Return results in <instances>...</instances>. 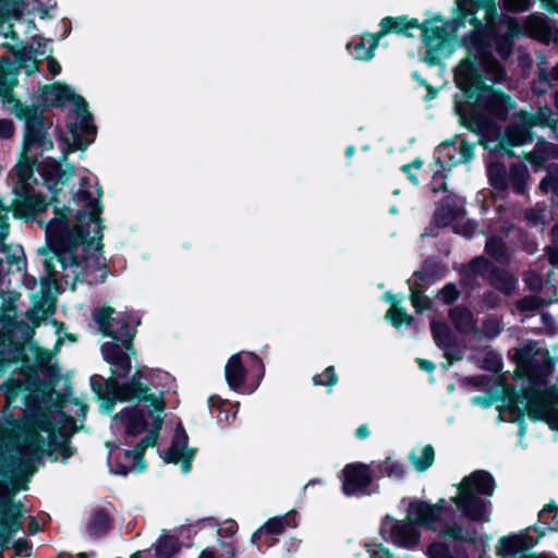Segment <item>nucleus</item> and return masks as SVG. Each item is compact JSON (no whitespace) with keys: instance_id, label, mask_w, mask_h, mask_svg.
Listing matches in <instances>:
<instances>
[{"instance_id":"obj_32","label":"nucleus","mask_w":558,"mask_h":558,"mask_svg":"<svg viewBox=\"0 0 558 558\" xmlns=\"http://www.w3.org/2000/svg\"><path fill=\"white\" fill-rule=\"evenodd\" d=\"M422 35L429 46H438L446 39L445 23L441 21L426 22L423 25Z\"/></svg>"},{"instance_id":"obj_6","label":"nucleus","mask_w":558,"mask_h":558,"mask_svg":"<svg viewBox=\"0 0 558 558\" xmlns=\"http://www.w3.org/2000/svg\"><path fill=\"white\" fill-rule=\"evenodd\" d=\"M68 102L75 106L76 120L66 124L72 142L63 133L59 135V141L64 144L60 161H65L69 155L76 150L87 149L97 135V126L94 123L93 114L88 110L87 101L73 90V96Z\"/></svg>"},{"instance_id":"obj_20","label":"nucleus","mask_w":558,"mask_h":558,"mask_svg":"<svg viewBox=\"0 0 558 558\" xmlns=\"http://www.w3.org/2000/svg\"><path fill=\"white\" fill-rule=\"evenodd\" d=\"M46 453L51 461H57L58 456L56 453H59L62 458V462L65 463L76 453V449L71 445L70 435L59 430L58 435L51 434L49 436Z\"/></svg>"},{"instance_id":"obj_10","label":"nucleus","mask_w":558,"mask_h":558,"mask_svg":"<svg viewBox=\"0 0 558 558\" xmlns=\"http://www.w3.org/2000/svg\"><path fill=\"white\" fill-rule=\"evenodd\" d=\"M90 184V180L88 177H82L80 180V189L74 194L73 198L84 202L85 209H81L76 214L77 221L82 222L85 218H88L90 222L97 225V244L95 251L98 254L102 253L104 244H102V230L105 226L102 225L101 215L104 213V205L101 203V198L104 195L102 187L96 182L97 196L93 197L92 192L88 190Z\"/></svg>"},{"instance_id":"obj_44","label":"nucleus","mask_w":558,"mask_h":558,"mask_svg":"<svg viewBox=\"0 0 558 558\" xmlns=\"http://www.w3.org/2000/svg\"><path fill=\"white\" fill-rule=\"evenodd\" d=\"M486 252L489 256L499 263H506L509 259V251L498 238H490L486 242Z\"/></svg>"},{"instance_id":"obj_9","label":"nucleus","mask_w":558,"mask_h":558,"mask_svg":"<svg viewBox=\"0 0 558 558\" xmlns=\"http://www.w3.org/2000/svg\"><path fill=\"white\" fill-rule=\"evenodd\" d=\"M114 312L113 307L105 305L93 313V319L104 337L111 338L112 342H120L124 350L134 355L133 340L136 329L131 326V316L123 313L118 317H112Z\"/></svg>"},{"instance_id":"obj_26","label":"nucleus","mask_w":558,"mask_h":558,"mask_svg":"<svg viewBox=\"0 0 558 558\" xmlns=\"http://www.w3.org/2000/svg\"><path fill=\"white\" fill-rule=\"evenodd\" d=\"M474 146L464 140H461L456 147L454 144H444L439 154H446L452 163L468 162L473 157Z\"/></svg>"},{"instance_id":"obj_4","label":"nucleus","mask_w":558,"mask_h":558,"mask_svg":"<svg viewBox=\"0 0 558 558\" xmlns=\"http://www.w3.org/2000/svg\"><path fill=\"white\" fill-rule=\"evenodd\" d=\"M51 205L54 217L45 226L46 245L38 248V254L47 255L52 252L62 269L80 266L76 251L81 244L87 251L94 238L89 236V230L81 223L73 227L69 225V217L73 213L70 207L61 203H51Z\"/></svg>"},{"instance_id":"obj_56","label":"nucleus","mask_w":558,"mask_h":558,"mask_svg":"<svg viewBox=\"0 0 558 558\" xmlns=\"http://www.w3.org/2000/svg\"><path fill=\"white\" fill-rule=\"evenodd\" d=\"M429 558H453L449 548L441 543H434L427 548Z\"/></svg>"},{"instance_id":"obj_41","label":"nucleus","mask_w":558,"mask_h":558,"mask_svg":"<svg viewBox=\"0 0 558 558\" xmlns=\"http://www.w3.org/2000/svg\"><path fill=\"white\" fill-rule=\"evenodd\" d=\"M52 360V353L48 349L37 348L35 351V361L38 368L48 375L49 377H53L54 380L58 379L59 374L58 369L50 366Z\"/></svg>"},{"instance_id":"obj_17","label":"nucleus","mask_w":558,"mask_h":558,"mask_svg":"<svg viewBox=\"0 0 558 558\" xmlns=\"http://www.w3.org/2000/svg\"><path fill=\"white\" fill-rule=\"evenodd\" d=\"M114 420L123 425L128 437H137L148 430L149 423L138 405L123 408L114 415Z\"/></svg>"},{"instance_id":"obj_63","label":"nucleus","mask_w":558,"mask_h":558,"mask_svg":"<svg viewBox=\"0 0 558 558\" xmlns=\"http://www.w3.org/2000/svg\"><path fill=\"white\" fill-rule=\"evenodd\" d=\"M162 413L163 412H153V414H151L153 423H151L150 427L148 426V429L154 432L157 435L160 434V430H161V427H162V423H163ZM148 415L150 416L149 413H148Z\"/></svg>"},{"instance_id":"obj_45","label":"nucleus","mask_w":558,"mask_h":558,"mask_svg":"<svg viewBox=\"0 0 558 558\" xmlns=\"http://www.w3.org/2000/svg\"><path fill=\"white\" fill-rule=\"evenodd\" d=\"M430 328L434 340L439 347L447 348L451 343V332L446 324L433 320Z\"/></svg>"},{"instance_id":"obj_21","label":"nucleus","mask_w":558,"mask_h":558,"mask_svg":"<svg viewBox=\"0 0 558 558\" xmlns=\"http://www.w3.org/2000/svg\"><path fill=\"white\" fill-rule=\"evenodd\" d=\"M17 74L11 64L0 65V97L4 106L12 105V108H16V101H21L13 90L19 82Z\"/></svg>"},{"instance_id":"obj_49","label":"nucleus","mask_w":558,"mask_h":558,"mask_svg":"<svg viewBox=\"0 0 558 558\" xmlns=\"http://www.w3.org/2000/svg\"><path fill=\"white\" fill-rule=\"evenodd\" d=\"M313 384L315 386L332 387L338 381V376L333 366H328L323 373L313 376Z\"/></svg>"},{"instance_id":"obj_64","label":"nucleus","mask_w":558,"mask_h":558,"mask_svg":"<svg viewBox=\"0 0 558 558\" xmlns=\"http://www.w3.org/2000/svg\"><path fill=\"white\" fill-rule=\"evenodd\" d=\"M54 258L56 257L53 255L52 257L45 258L44 263H43L46 276H49L52 278H54V276L57 274L54 262H53Z\"/></svg>"},{"instance_id":"obj_53","label":"nucleus","mask_w":558,"mask_h":558,"mask_svg":"<svg viewBox=\"0 0 558 558\" xmlns=\"http://www.w3.org/2000/svg\"><path fill=\"white\" fill-rule=\"evenodd\" d=\"M74 174V165L66 163V169H63L62 166L58 172V177L54 181V192H57V198H59V194L61 193V189L58 185H65L71 177Z\"/></svg>"},{"instance_id":"obj_12","label":"nucleus","mask_w":558,"mask_h":558,"mask_svg":"<svg viewBox=\"0 0 558 558\" xmlns=\"http://www.w3.org/2000/svg\"><path fill=\"white\" fill-rule=\"evenodd\" d=\"M14 493L0 496V539L2 546H7L11 537L22 527L24 507L21 501L12 499Z\"/></svg>"},{"instance_id":"obj_39","label":"nucleus","mask_w":558,"mask_h":558,"mask_svg":"<svg viewBox=\"0 0 558 558\" xmlns=\"http://www.w3.org/2000/svg\"><path fill=\"white\" fill-rule=\"evenodd\" d=\"M529 414L535 420L549 421L554 416V409L547 400L538 398L530 402Z\"/></svg>"},{"instance_id":"obj_16","label":"nucleus","mask_w":558,"mask_h":558,"mask_svg":"<svg viewBox=\"0 0 558 558\" xmlns=\"http://www.w3.org/2000/svg\"><path fill=\"white\" fill-rule=\"evenodd\" d=\"M73 96V88L61 82H53L41 87V93L31 106H38L45 112L50 107L64 108L65 104Z\"/></svg>"},{"instance_id":"obj_14","label":"nucleus","mask_w":558,"mask_h":558,"mask_svg":"<svg viewBox=\"0 0 558 558\" xmlns=\"http://www.w3.org/2000/svg\"><path fill=\"white\" fill-rule=\"evenodd\" d=\"M49 205H51L50 199L47 201L45 195L35 193L25 185L12 205V213L15 218L29 221L34 220L37 214L45 213Z\"/></svg>"},{"instance_id":"obj_1","label":"nucleus","mask_w":558,"mask_h":558,"mask_svg":"<svg viewBox=\"0 0 558 558\" xmlns=\"http://www.w3.org/2000/svg\"><path fill=\"white\" fill-rule=\"evenodd\" d=\"M458 8L464 15H472L476 9L485 11L484 27H476L464 39L468 57L456 69L457 86L468 99L473 100L474 110L471 113L468 128L477 133H485L490 126V120L482 116L484 110L500 117L508 109L510 98L492 89L490 85L504 78V70L492 57V41L498 35L501 17L497 14L495 0H458Z\"/></svg>"},{"instance_id":"obj_59","label":"nucleus","mask_w":558,"mask_h":558,"mask_svg":"<svg viewBox=\"0 0 558 558\" xmlns=\"http://www.w3.org/2000/svg\"><path fill=\"white\" fill-rule=\"evenodd\" d=\"M458 290L452 284H447L446 287L442 288V290L440 291V294L439 296L442 299V301L445 303H452L457 300L458 298Z\"/></svg>"},{"instance_id":"obj_34","label":"nucleus","mask_w":558,"mask_h":558,"mask_svg":"<svg viewBox=\"0 0 558 558\" xmlns=\"http://www.w3.org/2000/svg\"><path fill=\"white\" fill-rule=\"evenodd\" d=\"M32 151H26L22 148L21 158L16 165V175L22 181L29 180L35 172V168L38 165V155L31 156Z\"/></svg>"},{"instance_id":"obj_8","label":"nucleus","mask_w":558,"mask_h":558,"mask_svg":"<svg viewBox=\"0 0 558 558\" xmlns=\"http://www.w3.org/2000/svg\"><path fill=\"white\" fill-rule=\"evenodd\" d=\"M524 34L541 41H548L550 38V29L543 16L532 14L525 20L524 25L513 17L501 16L498 35L494 40L498 53L502 58L509 57L512 51L513 37Z\"/></svg>"},{"instance_id":"obj_52","label":"nucleus","mask_w":558,"mask_h":558,"mask_svg":"<svg viewBox=\"0 0 558 558\" xmlns=\"http://www.w3.org/2000/svg\"><path fill=\"white\" fill-rule=\"evenodd\" d=\"M247 355L250 357V369H251V372L254 373V375L256 377V384L253 387V389L251 390V391H253L259 385L260 380L263 379V377L265 375V366H264L262 359L257 354H255L253 352H248Z\"/></svg>"},{"instance_id":"obj_60","label":"nucleus","mask_w":558,"mask_h":558,"mask_svg":"<svg viewBox=\"0 0 558 558\" xmlns=\"http://www.w3.org/2000/svg\"><path fill=\"white\" fill-rule=\"evenodd\" d=\"M14 124L11 120L0 119V138H11L14 134Z\"/></svg>"},{"instance_id":"obj_40","label":"nucleus","mask_w":558,"mask_h":558,"mask_svg":"<svg viewBox=\"0 0 558 558\" xmlns=\"http://www.w3.org/2000/svg\"><path fill=\"white\" fill-rule=\"evenodd\" d=\"M492 284L501 291L502 293L509 295L511 294L517 287L515 278L507 271H496L492 275Z\"/></svg>"},{"instance_id":"obj_46","label":"nucleus","mask_w":558,"mask_h":558,"mask_svg":"<svg viewBox=\"0 0 558 558\" xmlns=\"http://www.w3.org/2000/svg\"><path fill=\"white\" fill-rule=\"evenodd\" d=\"M541 190L546 194L558 196V167H550L547 175L539 183Z\"/></svg>"},{"instance_id":"obj_48","label":"nucleus","mask_w":558,"mask_h":558,"mask_svg":"<svg viewBox=\"0 0 558 558\" xmlns=\"http://www.w3.org/2000/svg\"><path fill=\"white\" fill-rule=\"evenodd\" d=\"M287 520H288L287 518H281V517H274V518L268 519L263 525L265 534L266 535L282 534L287 529V524H289Z\"/></svg>"},{"instance_id":"obj_11","label":"nucleus","mask_w":558,"mask_h":558,"mask_svg":"<svg viewBox=\"0 0 558 558\" xmlns=\"http://www.w3.org/2000/svg\"><path fill=\"white\" fill-rule=\"evenodd\" d=\"M558 121L550 108H539L536 114L521 112L519 121L506 131L507 141L511 145H523L532 141L531 129L535 125H546L556 129Z\"/></svg>"},{"instance_id":"obj_25","label":"nucleus","mask_w":558,"mask_h":558,"mask_svg":"<svg viewBox=\"0 0 558 558\" xmlns=\"http://www.w3.org/2000/svg\"><path fill=\"white\" fill-rule=\"evenodd\" d=\"M464 215L463 203L460 199L448 197L435 214V220L440 226H447L462 218Z\"/></svg>"},{"instance_id":"obj_15","label":"nucleus","mask_w":558,"mask_h":558,"mask_svg":"<svg viewBox=\"0 0 558 558\" xmlns=\"http://www.w3.org/2000/svg\"><path fill=\"white\" fill-rule=\"evenodd\" d=\"M117 342H105L101 345L104 360L110 364V377L116 380L125 379L132 369L131 352Z\"/></svg>"},{"instance_id":"obj_38","label":"nucleus","mask_w":558,"mask_h":558,"mask_svg":"<svg viewBox=\"0 0 558 558\" xmlns=\"http://www.w3.org/2000/svg\"><path fill=\"white\" fill-rule=\"evenodd\" d=\"M61 162L57 160H49L43 172V178L48 186V190L51 194L50 203H61L60 198H57V192H54V181L58 177V172L60 170Z\"/></svg>"},{"instance_id":"obj_28","label":"nucleus","mask_w":558,"mask_h":558,"mask_svg":"<svg viewBox=\"0 0 558 558\" xmlns=\"http://www.w3.org/2000/svg\"><path fill=\"white\" fill-rule=\"evenodd\" d=\"M409 458L418 472H424L433 464L435 451L430 445L415 447L411 450Z\"/></svg>"},{"instance_id":"obj_37","label":"nucleus","mask_w":558,"mask_h":558,"mask_svg":"<svg viewBox=\"0 0 558 558\" xmlns=\"http://www.w3.org/2000/svg\"><path fill=\"white\" fill-rule=\"evenodd\" d=\"M450 319L462 332H471L474 329L472 314L463 307H454L450 311Z\"/></svg>"},{"instance_id":"obj_5","label":"nucleus","mask_w":558,"mask_h":558,"mask_svg":"<svg viewBox=\"0 0 558 558\" xmlns=\"http://www.w3.org/2000/svg\"><path fill=\"white\" fill-rule=\"evenodd\" d=\"M458 495L451 498L460 511L472 520H489V502L495 490V481L485 471H475L464 477L458 485Z\"/></svg>"},{"instance_id":"obj_22","label":"nucleus","mask_w":558,"mask_h":558,"mask_svg":"<svg viewBox=\"0 0 558 558\" xmlns=\"http://www.w3.org/2000/svg\"><path fill=\"white\" fill-rule=\"evenodd\" d=\"M247 369L243 364L241 354L236 353L229 357L225 366V377L231 390L239 391L246 379Z\"/></svg>"},{"instance_id":"obj_13","label":"nucleus","mask_w":558,"mask_h":558,"mask_svg":"<svg viewBox=\"0 0 558 558\" xmlns=\"http://www.w3.org/2000/svg\"><path fill=\"white\" fill-rule=\"evenodd\" d=\"M196 451V448L189 447V435L182 423L179 422L174 428L171 445L163 451L162 459L166 463H181L182 471L187 473L192 469Z\"/></svg>"},{"instance_id":"obj_43","label":"nucleus","mask_w":558,"mask_h":558,"mask_svg":"<svg viewBox=\"0 0 558 558\" xmlns=\"http://www.w3.org/2000/svg\"><path fill=\"white\" fill-rule=\"evenodd\" d=\"M558 84V64L548 73L542 70L538 74V81L534 84V92L537 94L545 93L548 87Z\"/></svg>"},{"instance_id":"obj_24","label":"nucleus","mask_w":558,"mask_h":558,"mask_svg":"<svg viewBox=\"0 0 558 558\" xmlns=\"http://www.w3.org/2000/svg\"><path fill=\"white\" fill-rule=\"evenodd\" d=\"M155 558H175L182 549V542L178 536L162 533L151 545Z\"/></svg>"},{"instance_id":"obj_3","label":"nucleus","mask_w":558,"mask_h":558,"mask_svg":"<svg viewBox=\"0 0 558 558\" xmlns=\"http://www.w3.org/2000/svg\"><path fill=\"white\" fill-rule=\"evenodd\" d=\"M445 504V500L435 506L421 501L412 502L409 506L408 520L397 521L386 517L380 533L386 541L404 548H413L420 541V532L414 522L424 524L441 535L461 537L462 529L450 521L451 512Z\"/></svg>"},{"instance_id":"obj_36","label":"nucleus","mask_w":558,"mask_h":558,"mask_svg":"<svg viewBox=\"0 0 558 558\" xmlns=\"http://www.w3.org/2000/svg\"><path fill=\"white\" fill-rule=\"evenodd\" d=\"M379 33L374 35H364L355 45V58L359 60H371L374 57V50L380 39Z\"/></svg>"},{"instance_id":"obj_42","label":"nucleus","mask_w":558,"mask_h":558,"mask_svg":"<svg viewBox=\"0 0 558 558\" xmlns=\"http://www.w3.org/2000/svg\"><path fill=\"white\" fill-rule=\"evenodd\" d=\"M25 315L31 320L32 327L24 320H16L15 318H11L9 316H3L2 320H10L15 328L25 329V333L28 337H32L34 333V328L40 325L41 317L35 310H28Z\"/></svg>"},{"instance_id":"obj_50","label":"nucleus","mask_w":558,"mask_h":558,"mask_svg":"<svg viewBox=\"0 0 558 558\" xmlns=\"http://www.w3.org/2000/svg\"><path fill=\"white\" fill-rule=\"evenodd\" d=\"M24 0H0V11L20 20L23 14Z\"/></svg>"},{"instance_id":"obj_33","label":"nucleus","mask_w":558,"mask_h":558,"mask_svg":"<svg viewBox=\"0 0 558 558\" xmlns=\"http://www.w3.org/2000/svg\"><path fill=\"white\" fill-rule=\"evenodd\" d=\"M529 180L530 173L524 163H515L511 167L509 185H511L517 193L523 194L526 191Z\"/></svg>"},{"instance_id":"obj_31","label":"nucleus","mask_w":558,"mask_h":558,"mask_svg":"<svg viewBox=\"0 0 558 558\" xmlns=\"http://www.w3.org/2000/svg\"><path fill=\"white\" fill-rule=\"evenodd\" d=\"M557 157L558 149L556 146L546 142H538L533 151L527 155V160L536 167H542L548 159Z\"/></svg>"},{"instance_id":"obj_30","label":"nucleus","mask_w":558,"mask_h":558,"mask_svg":"<svg viewBox=\"0 0 558 558\" xmlns=\"http://www.w3.org/2000/svg\"><path fill=\"white\" fill-rule=\"evenodd\" d=\"M38 50L33 46L24 47L14 52L15 61L20 68L26 69V75H32L38 71L39 62L36 59Z\"/></svg>"},{"instance_id":"obj_35","label":"nucleus","mask_w":558,"mask_h":558,"mask_svg":"<svg viewBox=\"0 0 558 558\" xmlns=\"http://www.w3.org/2000/svg\"><path fill=\"white\" fill-rule=\"evenodd\" d=\"M487 173L489 183L495 190L505 191L509 186V173L504 163H490Z\"/></svg>"},{"instance_id":"obj_57","label":"nucleus","mask_w":558,"mask_h":558,"mask_svg":"<svg viewBox=\"0 0 558 558\" xmlns=\"http://www.w3.org/2000/svg\"><path fill=\"white\" fill-rule=\"evenodd\" d=\"M412 305L416 310V312H422L429 307L430 301L425 295L420 292H412L411 294Z\"/></svg>"},{"instance_id":"obj_54","label":"nucleus","mask_w":558,"mask_h":558,"mask_svg":"<svg viewBox=\"0 0 558 558\" xmlns=\"http://www.w3.org/2000/svg\"><path fill=\"white\" fill-rule=\"evenodd\" d=\"M500 3L507 11L523 12L531 7L532 0H500Z\"/></svg>"},{"instance_id":"obj_62","label":"nucleus","mask_w":558,"mask_h":558,"mask_svg":"<svg viewBox=\"0 0 558 558\" xmlns=\"http://www.w3.org/2000/svg\"><path fill=\"white\" fill-rule=\"evenodd\" d=\"M445 178H446V175L442 173V171H440L438 169L435 170V173H434L432 182H430V187H432L433 192H439V191H442L446 189V184L444 182Z\"/></svg>"},{"instance_id":"obj_29","label":"nucleus","mask_w":558,"mask_h":558,"mask_svg":"<svg viewBox=\"0 0 558 558\" xmlns=\"http://www.w3.org/2000/svg\"><path fill=\"white\" fill-rule=\"evenodd\" d=\"M208 405L210 409L216 408L219 411L217 416L219 422H225L227 425H231L234 422L239 404L234 409L227 400H222L218 396H211L208 398Z\"/></svg>"},{"instance_id":"obj_55","label":"nucleus","mask_w":558,"mask_h":558,"mask_svg":"<svg viewBox=\"0 0 558 558\" xmlns=\"http://www.w3.org/2000/svg\"><path fill=\"white\" fill-rule=\"evenodd\" d=\"M542 304H543V301L541 298L535 296V295H529V296H525L522 300H520L518 302L517 306L521 312H525V311L537 310L542 306Z\"/></svg>"},{"instance_id":"obj_27","label":"nucleus","mask_w":558,"mask_h":558,"mask_svg":"<svg viewBox=\"0 0 558 558\" xmlns=\"http://www.w3.org/2000/svg\"><path fill=\"white\" fill-rule=\"evenodd\" d=\"M418 22L415 19L409 20L407 16L384 17L380 22L379 35L383 37L390 32L404 33L410 28H418Z\"/></svg>"},{"instance_id":"obj_2","label":"nucleus","mask_w":558,"mask_h":558,"mask_svg":"<svg viewBox=\"0 0 558 558\" xmlns=\"http://www.w3.org/2000/svg\"><path fill=\"white\" fill-rule=\"evenodd\" d=\"M173 381L168 372L146 368L135 369L123 383L114 378L105 379L97 374L90 376L92 390L106 413H111L118 401L148 404L150 415L153 412H165V395Z\"/></svg>"},{"instance_id":"obj_58","label":"nucleus","mask_w":558,"mask_h":558,"mask_svg":"<svg viewBox=\"0 0 558 558\" xmlns=\"http://www.w3.org/2000/svg\"><path fill=\"white\" fill-rule=\"evenodd\" d=\"M489 267L490 264L485 257H476L470 264L471 270L478 275H484L488 271Z\"/></svg>"},{"instance_id":"obj_47","label":"nucleus","mask_w":558,"mask_h":558,"mask_svg":"<svg viewBox=\"0 0 558 558\" xmlns=\"http://www.w3.org/2000/svg\"><path fill=\"white\" fill-rule=\"evenodd\" d=\"M376 468H380L381 473L392 480H401L405 474L403 464L390 459H387L384 464H376Z\"/></svg>"},{"instance_id":"obj_23","label":"nucleus","mask_w":558,"mask_h":558,"mask_svg":"<svg viewBox=\"0 0 558 558\" xmlns=\"http://www.w3.org/2000/svg\"><path fill=\"white\" fill-rule=\"evenodd\" d=\"M113 529V518L105 508H97L87 523V533L92 537H102Z\"/></svg>"},{"instance_id":"obj_18","label":"nucleus","mask_w":558,"mask_h":558,"mask_svg":"<svg viewBox=\"0 0 558 558\" xmlns=\"http://www.w3.org/2000/svg\"><path fill=\"white\" fill-rule=\"evenodd\" d=\"M375 462L364 464L361 462L351 464V495L369 494V485L374 480Z\"/></svg>"},{"instance_id":"obj_61","label":"nucleus","mask_w":558,"mask_h":558,"mask_svg":"<svg viewBox=\"0 0 558 558\" xmlns=\"http://www.w3.org/2000/svg\"><path fill=\"white\" fill-rule=\"evenodd\" d=\"M476 226L473 221H466L462 225L457 223L454 230L457 233L462 234L465 238H471L475 232Z\"/></svg>"},{"instance_id":"obj_7","label":"nucleus","mask_w":558,"mask_h":558,"mask_svg":"<svg viewBox=\"0 0 558 558\" xmlns=\"http://www.w3.org/2000/svg\"><path fill=\"white\" fill-rule=\"evenodd\" d=\"M14 116L25 123L22 148L32 151L39 149V155L53 149V142L48 130L52 122L45 118L38 106H28L23 101H16V108H11Z\"/></svg>"},{"instance_id":"obj_51","label":"nucleus","mask_w":558,"mask_h":558,"mask_svg":"<svg viewBox=\"0 0 558 558\" xmlns=\"http://www.w3.org/2000/svg\"><path fill=\"white\" fill-rule=\"evenodd\" d=\"M386 317L391 320L392 325L400 327L402 324L410 325L412 316H410L403 308L392 306L388 310Z\"/></svg>"},{"instance_id":"obj_19","label":"nucleus","mask_w":558,"mask_h":558,"mask_svg":"<svg viewBox=\"0 0 558 558\" xmlns=\"http://www.w3.org/2000/svg\"><path fill=\"white\" fill-rule=\"evenodd\" d=\"M146 446L143 445L142 441L137 442L134 449L122 450V456L133 454V464L126 465L120 461V457H118L112 466V473L121 476H126L130 472L141 473L144 472L147 468L144 452L146 450Z\"/></svg>"}]
</instances>
